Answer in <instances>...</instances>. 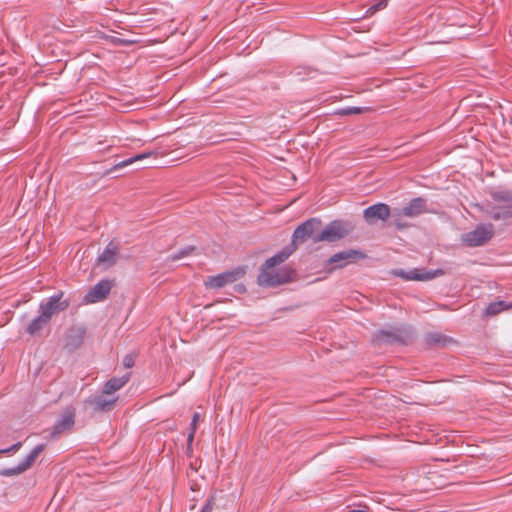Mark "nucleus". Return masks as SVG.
<instances>
[{
  "mask_svg": "<svg viewBox=\"0 0 512 512\" xmlns=\"http://www.w3.org/2000/svg\"><path fill=\"white\" fill-rule=\"evenodd\" d=\"M75 411L74 409H67L64 411L61 419L52 427L51 436L56 438L64 431L71 429L74 425Z\"/></svg>",
  "mask_w": 512,
  "mask_h": 512,
  "instance_id": "ddd939ff",
  "label": "nucleus"
},
{
  "mask_svg": "<svg viewBox=\"0 0 512 512\" xmlns=\"http://www.w3.org/2000/svg\"><path fill=\"white\" fill-rule=\"evenodd\" d=\"M364 257L365 255L362 252L353 249L336 253L327 261V265H332V267L328 268L327 271L331 272L334 269L343 268L349 263Z\"/></svg>",
  "mask_w": 512,
  "mask_h": 512,
  "instance_id": "6e6552de",
  "label": "nucleus"
},
{
  "mask_svg": "<svg viewBox=\"0 0 512 512\" xmlns=\"http://www.w3.org/2000/svg\"><path fill=\"white\" fill-rule=\"evenodd\" d=\"M294 277L295 271L290 267L262 266L257 281L260 286L275 287L291 282Z\"/></svg>",
  "mask_w": 512,
  "mask_h": 512,
  "instance_id": "f257e3e1",
  "label": "nucleus"
},
{
  "mask_svg": "<svg viewBox=\"0 0 512 512\" xmlns=\"http://www.w3.org/2000/svg\"><path fill=\"white\" fill-rule=\"evenodd\" d=\"M128 381L129 374H126L119 378H112L105 383L103 387V393L106 395H113L114 392L121 389Z\"/></svg>",
  "mask_w": 512,
  "mask_h": 512,
  "instance_id": "f3484780",
  "label": "nucleus"
},
{
  "mask_svg": "<svg viewBox=\"0 0 512 512\" xmlns=\"http://www.w3.org/2000/svg\"><path fill=\"white\" fill-rule=\"evenodd\" d=\"M489 213L494 220L511 218L512 193L509 191H500L493 193Z\"/></svg>",
  "mask_w": 512,
  "mask_h": 512,
  "instance_id": "20e7f679",
  "label": "nucleus"
},
{
  "mask_svg": "<svg viewBox=\"0 0 512 512\" xmlns=\"http://www.w3.org/2000/svg\"><path fill=\"white\" fill-rule=\"evenodd\" d=\"M321 226L322 221L319 218L314 217L306 220L294 230L292 244L297 246L307 240H311L313 243L321 242V240H317Z\"/></svg>",
  "mask_w": 512,
  "mask_h": 512,
  "instance_id": "7ed1b4c3",
  "label": "nucleus"
},
{
  "mask_svg": "<svg viewBox=\"0 0 512 512\" xmlns=\"http://www.w3.org/2000/svg\"><path fill=\"white\" fill-rule=\"evenodd\" d=\"M134 365V359L131 356H126L124 358V366L126 368H131Z\"/></svg>",
  "mask_w": 512,
  "mask_h": 512,
  "instance_id": "c85d7f7f",
  "label": "nucleus"
},
{
  "mask_svg": "<svg viewBox=\"0 0 512 512\" xmlns=\"http://www.w3.org/2000/svg\"><path fill=\"white\" fill-rule=\"evenodd\" d=\"M214 510V497H210V499L206 502L201 512H213Z\"/></svg>",
  "mask_w": 512,
  "mask_h": 512,
  "instance_id": "393cba45",
  "label": "nucleus"
},
{
  "mask_svg": "<svg viewBox=\"0 0 512 512\" xmlns=\"http://www.w3.org/2000/svg\"><path fill=\"white\" fill-rule=\"evenodd\" d=\"M45 445L40 444L37 445L30 453L27 455V457L21 461L17 466L5 468L0 471V474L2 476H14L19 475L26 470H28L32 464L35 462L37 457L40 455V453L44 450Z\"/></svg>",
  "mask_w": 512,
  "mask_h": 512,
  "instance_id": "0eeeda50",
  "label": "nucleus"
},
{
  "mask_svg": "<svg viewBox=\"0 0 512 512\" xmlns=\"http://www.w3.org/2000/svg\"><path fill=\"white\" fill-rule=\"evenodd\" d=\"M371 109L369 107H350V108H343L337 111L338 115H352V114H361L370 112Z\"/></svg>",
  "mask_w": 512,
  "mask_h": 512,
  "instance_id": "4be33fe9",
  "label": "nucleus"
},
{
  "mask_svg": "<svg viewBox=\"0 0 512 512\" xmlns=\"http://www.w3.org/2000/svg\"><path fill=\"white\" fill-rule=\"evenodd\" d=\"M193 249L192 248H188V249H185V250H182L181 252H179L178 254L176 255H173L172 256V259L173 260H178L184 256H187Z\"/></svg>",
  "mask_w": 512,
  "mask_h": 512,
  "instance_id": "bb28decb",
  "label": "nucleus"
},
{
  "mask_svg": "<svg viewBox=\"0 0 512 512\" xmlns=\"http://www.w3.org/2000/svg\"><path fill=\"white\" fill-rule=\"evenodd\" d=\"M388 4V0H377L376 3L369 7L366 14L367 15H373L379 10L384 9Z\"/></svg>",
  "mask_w": 512,
  "mask_h": 512,
  "instance_id": "5701e85b",
  "label": "nucleus"
},
{
  "mask_svg": "<svg viewBox=\"0 0 512 512\" xmlns=\"http://www.w3.org/2000/svg\"><path fill=\"white\" fill-rule=\"evenodd\" d=\"M511 307H512V305H507L503 301H497V302L490 303L486 307L485 312H486V315L493 316V315H497L498 313H500L504 310H507Z\"/></svg>",
  "mask_w": 512,
  "mask_h": 512,
  "instance_id": "aec40b11",
  "label": "nucleus"
},
{
  "mask_svg": "<svg viewBox=\"0 0 512 512\" xmlns=\"http://www.w3.org/2000/svg\"><path fill=\"white\" fill-rule=\"evenodd\" d=\"M21 446V443H17V444H14L13 446H11L9 449L7 450H4L3 452H8V451H17Z\"/></svg>",
  "mask_w": 512,
  "mask_h": 512,
  "instance_id": "c756f323",
  "label": "nucleus"
},
{
  "mask_svg": "<svg viewBox=\"0 0 512 512\" xmlns=\"http://www.w3.org/2000/svg\"><path fill=\"white\" fill-rule=\"evenodd\" d=\"M199 420L200 414L198 412L194 413L191 421V430L196 431Z\"/></svg>",
  "mask_w": 512,
  "mask_h": 512,
  "instance_id": "a878e982",
  "label": "nucleus"
},
{
  "mask_svg": "<svg viewBox=\"0 0 512 512\" xmlns=\"http://www.w3.org/2000/svg\"><path fill=\"white\" fill-rule=\"evenodd\" d=\"M394 275L407 281H428L437 276L443 275L442 270L427 271L425 269H412L409 271L397 270Z\"/></svg>",
  "mask_w": 512,
  "mask_h": 512,
  "instance_id": "1a4fd4ad",
  "label": "nucleus"
},
{
  "mask_svg": "<svg viewBox=\"0 0 512 512\" xmlns=\"http://www.w3.org/2000/svg\"><path fill=\"white\" fill-rule=\"evenodd\" d=\"M494 234V227L492 224L478 225L474 230L465 233L462 240L468 246L475 247L481 246L489 241Z\"/></svg>",
  "mask_w": 512,
  "mask_h": 512,
  "instance_id": "39448f33",
  "label": "nucleus"
},
{
  "mask_svg": "<svg viewBox=\"0 0 512 512\" xmlns=\"http://www.w3.org/2000/svg\"><path fill=\"white\" fill-rule=\"evenodd\" d=\"M351 512H370L368 507L366 506H363L362 508H359V509H353L351 510Z\"/></svg>",
  "mask_w": 512,
  "mask_h": 512,
  "instance_id": "7c9ffc66",
  "label": "nucleus"
},
{
  "mask_svg": "<svg viewBox=\"0 0 512 512\" xmlns=\"http://www.w3.org/2000/svg\"><path fill=\"white\" fill-rule=\"evenodd\" d=\"M117 402V397L113 395H106L102 392V395L94 397L88 400V403L92 406V409L96 412L110 411L114 408Z\"/></svg>",
  "mask_w": 512,
  "mask_h": 512,
  "instance_id": "4468645a",
  "label": "nucleus"
},
{
  "mask_svg": "<svg viewBox=\"0 0 512 512\" xmlns=\"http://www.w3.org/2000/svg\"><path fill=\"white\" fill-rule=\"evenodd\" d=\"M155 154L154 152H148V153H142V154H137L136 156L134 157H131L129 159H126V160H123L121 161L120 163L117 164V167H126L136 161H140V160H143L145 158H148L150 157L151 155Z\"/></svg>",
  "mask_w": 512,
  "mask_h": 512,
  "instance_id": "412c9836",
  "label": "nucleus"
},
{
  "mask_svg": "<svg viewBox=\"0 0 512 512\" xmlns=\"http://www.w3.org/2000/svg\"><path fill=\"white\" fill-rule=\"evenodd\" d=\"M432 341L435 342V343H439L440 342V336H438L437 338H433Z\"/></svg>",
  "mask_w": 512,
  "mask_h": 512,
  "instance_id": "2f4dec72",
  "label": "nucleus"
},
{
  "mask_svg": "<svg viewBox=\"0 0 512 512\" xmlns=\"http://www.w3.org/2000/svg\"><path fill=\"white\" fill-rule=\"evenodd\" d=\"M111 287L112 284L108 280L100 281L85 295V302L96 303L104 300L110 293Z\"/></svg>",
  "mask_w": 512,
  "mask_h": 512,
  "instance_id": "9d476101",
  "label": "nucleus"
},
{
  "mask_svg": "<svg viewBox=\"0 0 512 512\" xmlns=\"http://www.w3.org/2000/svg\"><path fill=\"white\" fill-rule=\"evenodd\" d=\"M62 294L51 297L48 302L40 306V314L43 315L46 320L50 321L53 314L63 311L67 308L68 303L61 301Z\"/></svg>",
  "mask_w": 512,
  "mask_h": 512,
  "instance_id": "f8f14e48",
  "label": "nucleus"
},
{
  "mask_svg": "<svg viewBox=\"0 0 512 512\" xmlns=\"http://www.w3.org/2000/svg\"><path fill=\"white\" fill-rule=\"evenodd\" d=\"M353 229L354 226L349 221L334 220L325 227L321 226L317 240L328 243L336 242L347 237Z\"/></svg>",
  "mask_w": 512,
  "mask_h": 512,
  "instance_id": "f03ea898",
  "label": "nucleus"
},
{
  "mask_svg": "<svg viewBox=\"0 0 512 512\" xmlns=\"http://www.w3.org/2000/svg\"><path fill=\"white\" fill-rule=\"evenodd\" d=\"M195 433L196 431L195 430H190V433L188 434V437H187V446H188V449L191 448V445L193 443V440H194V437H195Z\"/></svg>",
  "mask_w": 512,
  "mask_h": 512,
  "instance_id": "cd10ccee",
  "label": "nucleus"
},
{
  "mask_svg": "<svg viewBox=\"0 0 512 512\" xmlns=\"http://www.w3.org/2000/svg\"><path fill=\"white\" fill-rule=\"evenodd\" d=\"M49 321L46 320V318L43 315H39L37 318L31 321V323L27 327V332L30 335H36L38 334L42 328L48 323Z\"/></svg>",
  "mask_w": 512,
  "mask_h": 512,
  "instance_id": "6ab92c4d",
  "label": "nucleus"
},
{
  "mask_svg": "<svg viewBox=\"0 0 512 512\" xmlns=\"http://www.w3.org/2000/svg\"><path fill=\"white\" fill-rule=\"evenodd\" d=\"M426 211L425 201L422 198H415L402 209H397L398 216L416 217Z\"/></svg>",
  "mask_w": 512,
  "mask_h": 512,
  "instance_id": "2eb2a0df",
  "label": "nucleus"
},
{
  "mask_svg": "<svg viewBox=\"0 0 512 512\" xmlns=\"http://www.w3.org/2000/svg\"><path fill=\"white\" fill-rule=\"evenodd\" d=\"M389 216L390 208L384 203L374 204L363 211V217L368 223H373L375 220H386Z\"/></svg>",
  "mask_w": 512,
  "mask_h": 512,
  "instance_id": "9b49d317",
  "label": "nucleus"
},
{
  "mask_svg": "<svg viewBox=\"0 0 512 512\" xmlns=\"http://www.w3.org/2000/svg\"><path fill=\"white\" fill-rule=\"evenodd\" d=\"M118 255V248L115 244L109 243L105 250L98 257V264H103L110 267L116 263Z\"/></svg>",
  "mask_w": 512,
  "mask_h": 512,
  "instance_id": "dca6fc26",
  "label": "nucleus"
},
{
  "mask_svg": "<svg viewBox=\"0 0 512 512\" xmlns=\"http://www.w3.org/2000/svg\"><path fill=\"white\" fill-rule=\"evenodd\" d=\"M404 216H398L397 215V209H395L394 213H393V218H394V225L398 228V229H403L405 227H407V224L403 223L402 222V218Z\"/></svg>",
  "mask_w": 512,
  "mask_h": 512,
  "instance_id": "b1692460",
  "label": "nucleus"
},
{
  "mask_svg": "<svg viewBox=\"0 0 512 512\" xmlns=\"http://www.w3.org/2000/svg\"><path fill=\"white\" fill-rule=\"evenodd\" d=\"M291 253L292 251L289 250V248L283 249L281 252L267 259L263 266L268 268L271 266L276 267L277 265L283 263L291 255Z\"/></svg>",
  "mask_w": 512,
  "mask_h": 512,
  "instance_id": "a211bd4d",
  "label": "nucleus"
},
{
  "mask_svg": "<svg viewBox=\"0 0 512 512\" xmlns=\"http://www.w3.org/2000/svg\"><path fill=\"white\" fill-rule=\"evenodd\" d=\"M244 275L242 268H236L231 271H226L218 275L209 276L204 281V285L208 289H220L228 284L234 283Z\"/></svg>",
  "mask_w": 512,
  "mask_h": 512,
  "instance_id": "423d86ee",
  "label": "nucleus"
}]
</instances>
